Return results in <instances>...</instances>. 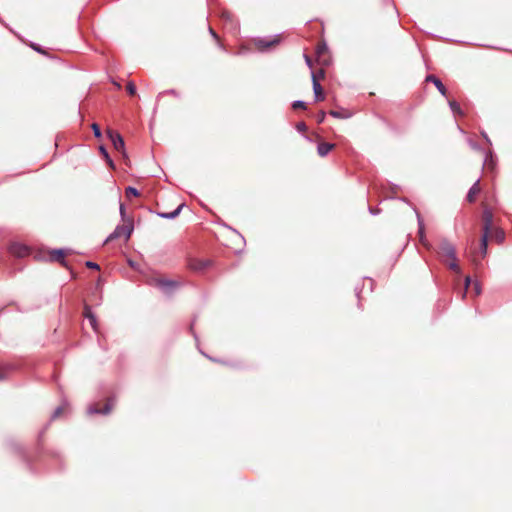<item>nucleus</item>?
<instances>
[{"instance_id":"f257e3e1","label":"nucleus","mask_w":512,"mask_h":512,"mask_svg":"<svg viewBox=\"0 0 512 512\" xmlns=\"http://www.w3.org/2000/svg\"><path fill=\"white\" fill-rule=\"evenodd\" d=\"M134 230L133 219H128V223L124 225H117L114 231L105 239L104 243H108L113 241L122 235L125 236V239L128 240Z\"/></svg>"},{"instance_id":"f03ea898","label":"nucleus","mask_w":512,"mask_h":512,"mask_svg":"<svg viewBox=\"0 0 512 512\" xmlns=\"http://www.w3.org/2000/svg\"><path fill=\"white\" fill-rule=\"evenodd\" d=\"M280 43V35L276 34L273 37H258L254 39V44L260 52H266L270 48Z\"/></svg>"},{"instance_id":"7ed1b4c3","label":"nucleus","mask_w":512,"mask_h":512,"mask_svg":"<svg viewBox=\"0 0 512 512\" xmlns=\"http://www.w3.org/2000/svg\"><path fill=\"white\" fill-rule=\"evenodd\" d=\"M155 284L166 296H172L176 289L181 286L178 281L162 278L156 279Z\"/></svg>"},{"instance_id":"20e7f679","label":"nucleus","mask_w":512,"mask_h":512,"mask_svg":"<svg viewBox=\"0 0 512 512\" xmlns=\"http://www.w3.org/2000/svg\"><path fill=\"white\" fill-rule=\"evenodd\" d=\"M437 252L441 256H445V257L449 258L450 260H456V256H457L456 248H455L454 244H452L446 238H442L440 240Z\"/></svg>"},{"instance_id":"39448f33","label":"nucleus","mask_w":512,"mask_h":512,"mask_svg":"<svg viewBox=\"0 0 512 512\" xmlns=\"http://www.w3.org/2000/svg\"><path fill=\"white\" fill-rule=\"evenodd\" d=\"M413 210L416 214V218H417V224H418V236H419V241L420 243L428 250H431L432 249V245L431 243L427 240L426 238V234H425V225H424V220L420 214V212L417 210V208L415 206H413Z\"/></svg>"},{"instance_id":"423d86ee","label":"nucleus","mask_w":512,"mask_h":512,"mask_svg":"<svg viewBox=\"0 0 512 512\" xmlns=\"http://www.w3.org/2000/svg\"><path fill=\"white\" fill-rule=\"evenodd\" d=\"M107 133H108V137L111 140L115 150L121 151L123 153V155H126L125 142H124L123 137L118 132H115L113 130H108Z\"/></svg>"},{"instance_id":"0eeeda50","label":"nucleus","mask_w":512,"mask_h":512,"mask_svg":"<svg viewBox=\"0 0 512 512\" xmlns=\"http://www.w3.org/2000/svg\"><path fill=\"white\" fill-rule=\"evenodd\" d=\"M113 405H114V399L109 398L102 409L98 408L97 404H93L88 407L87 412H88V414H91V415L92 414L107 415L111 412Z\"/></svg>"},{"instance_id":"6e6552de","label":"nucleus","mask_w":512,"mask_h":512,"mask_svg":"<svg viewBox=\"0 0 512 512\" xmlns=\"http://www.w3.org/2000/svg\"><path fill=\"white\" fill-rule=\"evenodd\" d=\"M9 251L16 257H25L29 255L30 248L22 243L14 242L9 246Z\"/></svg>"},{"instance_id":"1a4fd4ad","label":"nucleus","mask_w":512,"mask_h":512,"mask_svg":"<svg viewBox=\"0 0 512 512\" xmlns=\"http://www.w3.org/2000/svg\"><path fill=\"white\" fill-rule=\"evenodd\" d=\"M483 218V234H490L493 226V213L489 208H485L482 214Z\"/></svg>"},{"instance_id":"9d476101","label":"nucleus","mask_w":512,"mask_h":512,"mask_svg":"<svg viewBox=\"0 0 512 512\" xmlns=\"http://www.w3.org/2000/svg\"><path fill=\"white\" fill-rule=\"evenodd\" d=\"M83 316L89 321L91 327L95 332L98 331V322L96 315L92 312L90 305L85 304L83 309Z\"/></svg>"},{"instance_id":"9b49d317","label":"nucleus","mask_w":512,"mask_h":512,"mask_svg":"<svg viewBox=\"0 0 512 512\" xmlns=\"http://www.w3.org/2000/svg\"><path fill=\"white\" fill-rule=\"evenodd\" d=\"M312 87L314 92V97L316 101L324 100L325 96L323 93V88L319 83V80L314 72H312Z\"/></svg>"},{"instance_id":"f8f14e48","label":"nucleus","mask_w":512,"mask_h":512,"mask_svg":"<svg viewBox=\"0 0 512 512\" xmlns=\"http://www.w3.org/2000/svg\"><path fill=\"white\" fill-rule=\"evenodd\" d=\"M221 18L224 21L225 25L231 30L238 29V21L235 19L234 15L229 11H223L221 13Z\"/></svg>"},{"instance_id":"ddd939ff","label":"nucleus","mask_w":512,"mask_h":512,"mask_svg":"<svg viewBox=\"0 0 512 512\" xmlns=\"http://www.w3.org/2000/svg\"><path fill=\"white\" fill-rule=\"evenodd\" d=\"M65 256L66 250L63 248L54 249L50 252V260L59 262L63 266H66Z\"/></svg>"},{"instance_id":"4468645a","label":"nucleus","mask_w":512,"mask_h":512,"mask_svg":"<svg viewBox=\"0 0 512 512\" xmlns=\"http://www.w3.org/2000/svg\"><path fill=\"white\" fill-rule=\"evenodd\" d=\"M425 80L426 82H432L437 88V90L440 92V94L446 96L447 89L437 76L430 74L426 76Z\"/></svg>"},{"instance_id":"2eb2a0df","label":"nucleus","mask_w":512,"mask_h":512,"mask_svg":"<svg viewBox=\"0 0 512 512\" xmlns=\"http://www.w3.org/2000/svg\"><path fill=\"white\" fill-rule=\"evenodd\" d=\"M209 265H210V261L198 260V259L192 260L189 264L190 268L195 271H203L207 267H209Z\"/></svg>"},{"instance_id":"dca6fc26","label":"nucleus","mask_w":512,"mask_h":512,"mask_svg":"<svg viewBox=\"0 0 512 512\" xmlns=\"http://www.w3.org/2000/svg\"><path fill=\"white\" fill-rule=\"evenodd\" d=\"M184 207V204H180L176 209H174L173 211L171 212H160L158 213L157 215L163 219H169V220H172V219H175L179 216V214L181 213V210L183 209Z\"/></svg>"},{"instance_id":"f3484780","label":"nucleus","mask_w":512,"mask_h":512,"mask_svg":"<svg viewBox=\"0 0 512 512\" xmlns=\"http://www.w3.org/2000/svg\"><path fill=\"white\" fill-rule=\"evenodd\" d=\"M479 183H480V179H477L474 182V184L470 187V189L467 193V196H466V199L468 202L472 203L475 201L476 194H478L480 192Z\"/></svg>"},{"instance_id":"a211bd4d","label":"nucleus","mask_w":512,"mask_h":512,"mask_svg":"<svg viewBox=\"0 0 512 512\" xmlns=\"http://www.w3.org/2000/svg\"><path fill=\"white\" fill-rule=\"evenodd\" d=\"M334 147L335 145L331 143H319L317 146V153L319 156L325 157Z\"/></svg>"},{"instance_id":"6ab92c4d","label":"nucleus","mask_w":512,"mask_h":512,"mask_svg":"<svg viewBox=\"0 0 512 512\" xmlns=\"http://www.w3.org/2000/svg\"><path fill=\"white\" fill-rule=\"evenodd\" d=\"M15 367L11 364H5L0 366V381L5 380L8 374L14 370Z\"/></svg>"},{"instance_id":"aec40b11","label":"nucleus","mask_w":512,"mask_h":512,"mask_svg":"<svg viewBox=\"0 0 512 512\" xmlns=\"http://www.w3.org/2000/svg\"><path fill=\"white\" fill-rule=\"evenodd\" d=\"M99 151H100L101 155L104 157V159L107 162V164L112 169H114L115 168L114 162H113L112 158L110 157L106 147L104 145L99 146Z\"/></svg>"},{"instance_id":"412c9836","label":"nucleus","mask_w":512,"mask_h":512,"mask_svg":"<svg viewBox=\"0 0 512 512\" xmlns=\"http://www.w3.org/2000/svg\"><path fill=\"white\" fill-rule=\"evenodd\" d=\"M483 166H487L488 168H491V169L494 168L495 159H494V156H493V153L491 150L485 152V159H484Z\"/></svg>"},{"instance_id":"4be33fe9","label":"nucleus","mask_w":512,"mask_h":512,"mask_svg":"<svg viewBox=\"0 0 512 512\" xmlns=\"http://www.w3.org/2000/svg\"><path fill=\"white\" fill-rule=\"evenodd\" d=\"M327 53H328V46H327L326 42L319 43L316 48L317 59H320L323 55H326Z\"/></svg>"},{"instance_id":"5701e85b","label":"nucleus","mask_w":512,"mask_h":512,"mask_svg":"<svg viewBox=\"0 0 512 512\" xmlns=\"http://www.w3.org/2000/svg\"><path fill=\"white\" fill-rule=\"evenodd\" d=\"M329 115L337 119H346L350 117V114L345 110H330Z\"/></svg>"},{"instance_id":"b1692460","label":"nucleus","mask_w":512,"mask_h":512,"mask_svg":"<svg viewBox=\"0 0 512 512\" xmlns=\"http://www.w3.org/2000/svg\"><path fill=\"white\" fill-rule=\"evenodd\" d=\"M488 238H489V234H482L481 243H480V250H481L482 257H485V255L487 253Z\"/></svg>"},{"instance_id":"393cba45","label":"nucleus","mask_w":512,"mask_h":512,"mask_svg":"<svg viewBox=\"0 0 512 512\" xmlns=\"http://www.w3.org/2000/svg\"><path fill=\"white\" fill-rule=\"evenodd\" d=\"M449 107L454 115H463V111L457 101H455V100L449 101Z\"/></svg>"},{"instance_id":"a878e982","label":"nucleus","mask_w":512,"mask_h":512,"mask_svg":"<svg viewBox=\"0 0 512 512\" xmlns=\"http://www.w3.org/2000/svg\"><path fill=\"white\" fill-rule=\"evenodd\" d=\"M125 194L127 197H138L140 196V192L137 188L135 187H132V186H128L125 190Z\"/></svg>"},{"instance_id":"bb28decb","label":"nucleus","mask_w":512,"mask_h":512,"mask_svg":"<svg viewBox=\"0 0 512 512\" xmlns=\"http://www.w3.org/2000/svg\"><path fill=\"white\" fill-rule=\"evenodd\" d=\"M120 216L123 222L128 223V219H131L130 217H127L126 209L123 203H120L119 207Z\"/></svg>"},{"instance_id":"cd10ccee","label":"nucleus","mask_w":512,"mask_h":512,"mask_svg":"<svg viewBox=\"0 0 512 512\" xmlns=\"http://www.w3.org/2000/svg\"><path fill=\"white\" fill-rule=\"evenodd\" d=\"M448 267L457 274L461 273L460 267L457 263V259L451 260V262L448 264Z\"/></svg>"},{"instance_id":"c85d7f7f","label":"nucleus","mask_w":512,"mask_h":512,"mask_svg":"<svg viewBox=\"0 0 512 512\" xmlns=\"http://www.w3.org/2000/svg\"><path fill=\"white\" fill-rule=\"evenodd\" d=\"M293 109H306V103L302 100H295L292 102Z\"/></svg>"},{"instance_id":"c756f323","label":"nucleus","mask_w":512,"mask_h":512,"mask_svg":"<svg viewBox=\"0 0 512 512\" xmlns=\"http://www.w3.org/2000/svg\"><path fill=\"white\" fill-rule=\"evenodd\" d=\"M63 412V406H58L51 414L50 421L57 419Z\"/></svg>"},{"instance_id":"7c9ffc66","label":"nucleus","mask_w":512,"mask_h":512,"mask_svg":"<svg viewBox=\"0 0 512 512\" xmlns=\"http://www.w3.org/2000/svg\"><path fill=\"white\" fill-rule=\"evenodd\" d=\"M164 94H169V95H172V96L177 97V98H179V97H180V94H179L175 89H168V90H166V91L160 92V93L158 94V97H157V98H160V97H161L162 95H164Z\"/></svg>"},{"instance_id":"2f4dec72","label":"nucleus","mask_w":512,"mask_h":512,"mask_svg":"<svg viewBox=\"0 0 512 512\" xmlns=\"http://www.w3.org/2000/svg\"><path fill=\"white\" fill-rule=\"evenodd\" d=\"M91 127H92V130H93L94 136L96 138H100L102 136L100 126L97 123H93Z\"/></svg>"},{"instance_id":"473e14b6","label":"nucleus","mask_w":512,"mask_h":512,"mask_svg":"<svg viewBox=\"0 0 512 512\" xmlns=\"http://www.w3.org/2000/svg\"><path fill=\"white\" fill-rule=\"evenodd\" d=\"M317 61L319 62V64H321L322 66H329L331 64V59L330 57H326V55H323L320 59H317Z\"/></svg>"},{"instance_id":"72a5a7b5","label":"nucleus","mask_w":512,"mask_h":512,"mask_svg":"<svg viewBox=\"0 0 512 512\" xmlns=\"http://www.w3.org/2000/svg\"><path fill=\"white\" fill-rule=\"evenodd\" d=\"M296 130L300 133H304L307 131V125L304 122H298L296 124Z\"/></svg>"},{"instance_id":"f704fd0d","label":"nucleus","mask_w":512,"mask_h":512,"mask_svg":"<svg viewBox=\"0 0 512 512\" xmlns=\"http://www.w3.org/2000/svg\"><path fill=\"white\" fill-rule=\"evenodd\" d=\"M127 92L130 94V95H134L136 93V86L133 82H129L127 84Z\"/></svg>"},{"instance_id":"c9c22d12","label":"nucleus","mask_w":512,"mask_h":512,"mask_svg":"<svg viewBox=\"0 0 512 512\" xmlns=\"http://www.w3.org/2000/svg\"><path fill=\"white\" fill-rule=\"evenodd\" d=\"M85 265H86L87 268H90V269H94V270H99L100 269V266L96 262L87 261L85 263Z\"/></svg>"},{"instance_id":"e433bc0d","label":"nucleus","mask_w":512,"mask_h":512,"mask_svg":"<svg viewBox=\"0 0 512 512\" xmlns=\"http://www.w3.org/2000/svg\"><path fill=\"white\" fill-rule=\"evenodd\" d=\"M30 46H31V48H32L34 51H36V52H38V53H41V54H45V51L42 49V47H41L40 45H38V44H36V43H31V45H30Z\"/></svg>"},{"instance_id":"4c0bfd02","label":"nucleus","mask_w":512,"mask_h":512,"mask_svg":"<svg viewBox=\"0 0 512 512\" xmlns=\"http://www.w3.org/2000/svg\"><path fill=\"white\" fill-rule=\"evenodd\" d=\"M464 284H465V291H464V293H463V297H465L466 292H467V290H468V288H469V286H470V284H471V277H470V276H467V277L465 278Z\"/></svg>"},{"instance_id":"58836bf2","label":"nucleus","mask_w":512,"mask_h":512,"mask_svg":"<svg viewBox=\"0 0 512 512\" xmlns=\"http://www.w3.org/2000/svg\"><path fill=\"white\" fill-rule=\"evenodd\" d=\"M325 117H326V113L324 111H320L318 116H317V122L318 123L324 122Z\"/></svg>"},{"instance_id":"ea45409f","label":"nucleus","mask_w":512,"mask_h":512,"mask_svg":"<svg viewBox=\"0 0 512 512\" xmlns=\"http://www.w3.org/2000/svg\"><path fill=\"white\" fill-rule=\"evenodd\" d=\"M469 145H470V147H471L472 149H474V150L482 151L481 146H480L479 144H477V143H475V142L471 141V140L469 141Z\"/></svg>"},{"instance_id":"a19ab883","label":"nucleus","mask_w":512,"mask_h":512,"mask_svg":"<svg viewBox=\"0 0 512 512\" xmlns=\"http://www.w3.org/2000/svg\"><path fill=\"white\" fill-rule=\"evenodd\" d=\"M368 210H369V213L374 216L378 215L381 212V210L379 208H374L371 206H369Z\"/></svg>"},{"instance_id":"79ce46f5","label":"nucleus","mask_w":512,"mask_h":512,"mask_svg":"<svg viewBox=\"0 0 512 512\" xmlns=\"http://www.w3.org/2000/svg\"><path fill=\"white\" fill-rule=\"evenodd\" d=\"M473 288H474V291H475V295H480V293H481V286H480L479 282H475L474 285H473Z\"/></svg>"},{"instance_id":"37998d69","label":"nucleus","mask_w":512,"mask_h":512,"mask_svg":"<svg viewBox=\"0 0 512 512\" xmlns=\"http://www.w3.org/2000/svg\"><path fill=\"white\" fill-rule=\"evenodd\" d=\"M304 59H305V63H306V65H307L309 68H312V60H311V58H310L307 54H304Z\"/></svg>"},{"instance_id":"c03bdc74","label":"nucleus","mask_w":512,"mask_h":512,"mask_svg":"<svg viewBox=\"0 0 512 512\" xmlns=\"http://www.w3.org/2000/svg\"><path fill=\"white\" fill-rule=\"evenodd\" d=\"M481 136L485 139V141L489 144V145H492V142L489 138V136L487 135V133L485 131H481Z\"/></svg>"},{"instance_id":"a18cd8bd","label":"nucleus","mask_w":512,"mask_h":512,"mask_svg":"<svg viewBox=\"0 0 512 512\" xmlns=\"http://www.w3.org/2000/svg\"><path fill=\"white\" fill-rule=\"evenodd\" d=\"M496 238L499 240V241H502L504 239V232L502 230H497L496 231Z\"/></svg>"},{"instance_id":"49530a36","label":"nucleus","mask_w":512,"mask_h":512,"mask_svg":"<svg viewBox=\"0 0 512 512\" xmlns=\"http://www.w3.org/2000/svg\"><path fill=\"white\" fill-rule=\"evenodd\" d=\"M209 33L217 42H219V37L217 33L211 27H209Z\"/></svg>"},{"instance_id":"de8ad7c7","label":"nucleus","mask_w":512,"mask_h":512,"mask_svg":"<svg viewBox=\"0 0 512 512\" xmlns=\"http://www.w3.org/2000/svg\"><path fill=\"white\" fill-rule=\"evenodd\" d=\"M193 324H194V321H193V322H192V324H191L190 330H191V332H192V334H193V337L197 340V335H196V334H195V332L193 331Z\"/></svg>"},{"instance_id":"09e8293b","label":"nucleus","mask_w":512,"mask_h":512,"mask_svg":"<svg viewBox=\"0 0 512 512\" xmlns=\"http://www.w3.org/2000/svg\"><path fill=\"white\" fill-rule=\"evenodd\" d=\"M200 352H201L202 355H204L205 357L209 358L210 360L216 361V359H213L212 357L208 356L207 354H205V352H203L201 350H200Z\"/></svg>"},{"instance_id":"8fccbe9b","label":"nucleus","mask_w":512,"mask_h":512,"mask_svg":"<svg viewBox=\"0 0 512 512\" xmlns=\"http://www.w3.org/2000/svg\"><path fill=\"white\" fill-rule=\"evenodd\" d=\"M15 448L19 451V453H21V454H23V453H24V451H23L22 447H20V446L16 445V446H15Z\"/></svg>"},{"instance_id":"3c124183","label":"nucleus","mask_w":512,"mask_h":512,"mask_svg":"<svg viewBox=\"0 0 512 512\" xmlns=\"http://www.w3.org/2000/svg\"><path fill=\"white\" fill-rule=\"evenodd\" d=\"M398 200L408 203V199L404 197H399Z\"/></svg>"},{"instance_id":"603ef678","label":"nucleus","mask_w":512,"mask_h":512,"mask_svg":"<svg viewBox=\"0 0 512 512\" xmlns=\"http://www.w3.org/2000/svg\"><path fill=\"white\" fill-rule=\"evenodd\" d=\"M319 75H320V77H324V75H325L324 70H320V71H319Z\"/></svg>"},{"instance_id":"864d4df0","label":"nucleus","mask_w":512,"mask_h":512,"mask_svg":"<svg viewBox=\"0 0 512 512\" xmlns=\"http://www.w3.org/2000/svg\"><path fill=\"white\" fill-rule=\"evenodd\" d=\"M398 188H399V187H398V185H395V186L392 188L393 192H396V190H397Z\"/></svg>"},{"instance_id":"5fc2aeb1","label":"nucleus","mask_w":512,"mask_h":512,"mask_svg":"<svg viewBox=\"0 0 512 512\" xmlns=\"http://www.w3.org/2000/svg\"><path fill=\"white\" fill-rule=\"evenodd\" d=\"M46 430H47V426L43 428V431H41L40 437L42 436V434H44V431H46Z\"/></svg>"},{"instance_id":"6e6d98bb","label":"nucleus","mask_w":512,"mask_h":512,"mask_svg":"<svg viewBox=\"0 0 512 512\" xmlns=\"http://www.w3.org/2000/svg\"><path fill=\"white\" fill-rule=\"evenodd\" d=\"M46 430H47V426L43 428V431H41L40 437L42 436V434H44V431H46Z\"/></svg>"},{"instance_id":"4d7b16f0","label":"nucleus","mask_w":512,"mask_h":512,"mask_svg":"<svg viewBox=\"0 0 512 512\" xmlns=\"http://www.w3.org/2000/svg\"><path fill=\"white\" fill-rule=\"evenodd\" d=\"M46 430H47V426L43 428V431H41L40 437L42 436V434H44V431H46Z\"/></svg>"},{"instance_id":"13d9d810","label":"nucleus","mask_w":512,"mask_h":512,"mask_svg":"<svg viewBox=\"0 0 512 512\" xmlns=\"http://www.w3.org/2000/svg\"><path fill=\"white\" fill-rule=\"evenodd\" d=\"M3 312H4V310H3V309H2V310H0V316L3 314Z\"/></svg>"}]
</instances>
